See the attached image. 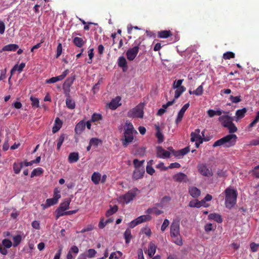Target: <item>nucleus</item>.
<instances>
[{
  "label": "nucleus",
  "mask_w": 259,
  "mask_h": 259,
  "mask_svg": "<svg viewBox=\"0 0 259 259\" xmlns=\"http://www.w3.org/2000/svg\"><path fill=\"white\" fill-rule=\"evenodd\" d=\"M180 229V221L178 219L174 220L170 226V236L174 243L179 246H182L183 242Z\"/></svg>",
  "instance_id": "nucleus-1"
},
{
  "label": "nucleus",
  "mask_w": 259,
  "mask_h": 259,
  "mask_svg": "<svg viewBox=\"0 0 259 259\" xmlns=\"http://www.w3.org/2000/svg\"><path fill=\"white\" fill-rule=\"evenodd\" d=\"M224 193L225 195V206L228 209H231L236 203L238 195L237 191L232 188L228 187L225 190Z\"/></svg>",
  "instance_id": "nucleus-2"
},
{
  "label": "nucleus",
  "mask_w": 259,
  "mask_h": 259,
  "mask_svg": "<svg viewBox=\"0 0 259 259\" xmlns=\"http://www.w3.org/2000/svg\"><path fill=\"white\" fill-rule=\"evenodd\" d=\"M137 134L135 130L133 124L126 122L124 126V139H122V144L124 146H126L134 140V134Z\"/></svg>",
  "instance_id": "nucleus-3"
},
{
  "label": "nucleus",
  "mask_w": 259,
  "mask_h": 259,
  "mask_svg": "<svg viewBox=\"0 0 259 259\" xmlns=\"http://www.w3.org/2000/svg\"><path fill=\"white\" fill-rule=\"evenodd\" d=\"M237 138V137L235 135H228L215 141L212 146L216 147L223 145L225 147H230L235 144Z\"/></svg>",
  "instance_id": "nucleus-4"
},
{
  "label": "nucleus",
  "mask_w": 259,
  "mask_h": 259,
  "mask_svg": "<svg viewBox=\"0 0 259 259\" xmlns=\"http://www.w3.org/2000/svg\"><path fill=\"white\" fill-rule=\"evenodd\" d=\"M140 193V191L137 188H134L126 193L120 196L118 198V201L123 204H128Z\"/></svg>",
  "instance_id": "nucleus-5"
},
{
  "label": "nucleus",
  "mask_w": 259,
  "mask_h": 259,
  "mask_svg": "<svg viewBox=\"0 0 259 259\" xmlns=\"http://www.w3.org/2000/svg\"><path fill=\"white\" fill-rule=\"evenodd\" d=\"M144 104L140 103L136 107L131 109L127 112V116L129 117L132 118H143V108Z\"/></svg>",
  "instance_id": "nucleus-6"
},
{
  "label": "nucleus",
  "mask_w": 259,
  "mask_h": 259,
  "mask_svg": "<svg viewBox=\"0 0 259 259\" xmlns=\"http://www.w3.org/2000/svg\"><path fill=\"white\" fill-rule=\"evenodd\" d=\"M71 199L69 198L66 199L62 203H61L59 207L56 210V219H58L60 217L66 215V211L69 208Z\"/></svg>",
  "instance_id": "nucleus-7"
},
{
  "label": "nucleus",
  "mask_w": 259,
  "mask_h": 259,
  "mask_svg": "<svg viewBox=\"0 0 259 259\" xmlns=\"http://www.w3.org/2000/svg\"><path fill=\"white\" fill-rule=\"evenodd\" d=\"M140 44L141 41L140 40H136L134 42V45L135 46L133 48H131L127 51L126 55L128 60L133 61L136 58L139 52V46Z\"/></svg>",
  "instance_id": "nucleus-8"
},
{
  "label": "nucleus",
  "mask_w": 259,
  "mask_h": 259,
  "mask_svg": "<svg viewBox=\"0 0 259 259\" xmlns=\"http://www.w3.org/2000/svg\"><path fill=\"white\" fill-rule=\"evenodd\" d=\"M198 169L199 172L203 176L209 177L213 175L211 169L206 164L201 163L199 164Z\"/></svg>",
  "instance_id": "nucleus-9"
},
{
  "label": "nucleus",
  "mask_w": 259,
  "mask_h": 259,
  "mask_svg": "<svg viewBox=\"0 0 259 259\" xmlns=\"http://www.w3.org/2000/svg\"><path fill=\"white\" fill-rule=\"evenodd\" d=\"M200 129H196L194 132H192L191 134V141L192 142H199V143H202L203 141H207L209 140L208 139L202 138L201 136L200 135Z\"/></svg>",
  "instance_id": "nucleus-10"
},
{
  "label": "nucleus",
  "mask_w": 259,
  "mask_h": 259,
  "mask_svg": "<svg viewBox=\"0 0 259 259\" xmlns=\"http://www.w3.org/2000/svg\"><path fill=\"white\" fill-rule=\"evenodd\" d=\"M226 114L220 115L218 119L222 125L225 127L228 126V124L234 120L233 117L229 116L228 113Z\"/></svg>",
  "instance_id": "nucleus-11"
},
{
  "label": "nucleus",
  "mask_w": 259,
  "mask_h": 259,
  "mask_svg": "<svg viewBox=\"0 0 259 259\" xmlns=\"http://www.w3.org/2000/svg\"><path fill=\"white\" fill-rule=\"evenodd\" d=\"M156 155L158 158L165 159L169 158L170 153L169 151L165 150L161 147L159 146L157 147Z\"/></svg>",
  "instance_id": "nucleus-12"
},
{
  "label": "nucleus",
  "mask_w": 259,
  "mask_h": 259,
  "mask_svg": "<svg viewBox=\"0 0 259 259\" xmlns=\"http://www.w3.org/2000/svg\"><path fill=\"white\" fill-rule=\"evenodd\" d=\"M189 103H186L182 107V108L179 111L177 118L176 119V123L177 124L179 123L182 120L185 111L189 108Z\"/></svg>",
  "instance_id": "nucleus-13"
},
{
  "label": "nucleus",
  "mask_w": 259,
  "mask_h": 259,
  "mask_svg": "<svg viewBox=\"0 0 259 259\" xmlns=\"http://www.w3.org/2000/svg\"><path fill=\"white\" fill-rule=\"evenodd\" d=\"M247 111V108H243L241 109L237 110L235 112V115L234 116V120L236 121H238L239 120L243 118Z\"/></svg>",
  "instance_id": "nucleus-14"
},
{
  "label": "nucleus",
  "mask_w": 259,
  "mask_h": 259,
  "mask_svg": "<svg viewBox=\"0 0 259 259\" xmlns=\"http://www.w3.org/2000/svg\"><path fill=\"white\" fill-rule=\"evenodd\" d=\"M175 181L178 182H186L188 181L187 176L183 172H179L173 176Z\"/></svg>",
  "instance_id": "nucleus-15"
},
{
  "label": "nucleus",
  "mask_w": 259,
  "mask_h": 259,
  "mask_svg": "<svg viewBox=\"0 0 259 259\" xmlns=\"http://www.w3.org/2000/svg\"><path fill=\"white\" fill-rule=\"evenodd\" d=\"M79 249L76 246H72L69 249L67 254V259H74L76 255L78 253Z\"/></svg>",
  "instance_id": "nucleus-16"
},
{
  "label": "nucleus",
  "mask_w": 259,
  "mask_h": 259,
  "mask_svg": "<svg viewBox=\"0 0 259 259\" xmlns=\"http://www.w3.org/2000/svg\"><path fill=\"white\" fill-rule=\"evenodd\" d=\"M145 173V168L135 169L133 174V179L138 180L143 178Z\"/></svg>",
  "instance_id": "nucleus-17"
},
{
  "label": "nucleus",
  "mask_w": 259,
  "mask_h": 259,
  "mask_svg": "<svg viewBox=\"0 0 259 259\" xmlns=\"http://www.w3.org/2000/svg\"><path fill=\"white\" fill-rule=\"evenodd\" d=\"M207 113L208 116L209 117L212 118L213 116H214L215 115L220 116L223 113H228V112L224 111L222 110H221L220 109H219L217 110H212V109H209L207 111Z\"/></svg>",
  "instance_id": "nucleus-18"
},
{
  "label": "nucleus",
  "mask_w": 259,
  "mask_h": 259,
  "mask_svg": "<svg viewBox=\"0 0 259 259\" xmlns=\"http://www.w3.org/2000/svg\"><path fill=\"white\" fill-rule=\"evenodd\" d=\"M189 193L192 197L197 198L200 195L201 191L195 187H191L189 189Z\"/></svg>",
  "instance_id": "nucleus-19"
},
{
  "label": "nucleus",
  "mask_w": 259,
  "mask_h": 259,
  "mask_svg": "<svg viewBox=\"0 0 259 259\" xmlns=\"http://www.w3.org/2000/svg\"><path fill=\"white\" fill-rule=\"evenodd\" d=\"M157 246L153 242H150L147 250L148 255L149 257H152L156 252Z\"/></svg>",
  "instance_id": "nucleus-20"
},
{
  "label": "nucleus",
  "mask_w": 259,
  "mask_h": 259,
  "mask_svg": "<svg viewBox=\"0 0 259 259\" xmlns=\"http://www.w3.org/2000/svg\"><path fill=\"white\" fill-rule=\"evenodd\" d=\"M78 159L79 154L78 152H71L69 154L68 160L70 163L76 162Z\"/></svg>",
  "instance_id": "nucleus-21"
},
{
  "label": "nucleus",
  "mask_w": 259,
  "mask_h": 259,
  "mask_svg": "<svg viewBox=\"0 0 259 259\" xmlns=\"http://www.w3.org/2000/svg\"><path fill=\"white\" fill-rule=\"evenodd\" d=\"M85 123L84 121H81L79 122L75 126V132L77 134H80L84 130Z\"/></svg>",
  "instance_id": "nucleus-22"
},
{
  "label": "nucleus",
  "mask_w": 259,
  "mask_h": 259,
  "mask_svg": "<svg viewBox=\"0 0 259 259\" xmlns=\"http://www.w3.org/2000/svg\"><path fill=\"white\" fill-rule=\"evenodd\" d=\"M18 48V45L16 44H9L4 46L2 49L0 50V53L3 51H15Z\"/></svg>",
  "instance_id": "nucleus-23"
},
{
  "label": "nucleus",
  "mask_w": 259,
  "mask_h": 259,
  "mask_svg": "<svg viewBox=\"0 0 259 259\" xmlns=\"http://www.w3.org/2000/svg\"><path fill=\"white\" fill-rule=\"evenodd\" d=\"M174 102L175 100H173L172 101H168L166 104L163 105L162 108L158 110L157 114L159 116H161L162 114H163L166 111V109L168 107L172 105Z\"/></svg>",
  "instance_id": "nucleus-24"
},
{
  "label": "nucleus",
  "mask_w": 259,
  "mask_h": 259,
  "mask_svg": "<svg viewBox=\"0 0 259 259\" xmlns=\"http://www.w3.org/2000/svg\"><path fill=\"white\" fill-rule=\"evenodd\" d=\"M58 203V201L55 198H49L46 200L45 204H42L41 206L43 209H46L52 205L56 204Z\"/></svg>",
  "instance_id": "nucleus-25"
},
{
  "label": "nucleus",
  "mask_w": 259,
  "mask_h": 259,
  "mask_svg": "<svg viewBox=\"0 0 259 259\" xmlns=\"http://www.w3.org/2000/svg\"><path fill=\"white\" fill-rule=\"evenodd\" d=\"M190 151L189 147H186L184 149H181L174 153V155L177 157L180 158L181 157L187 154Z\"/></svg>",
  "instance_id": "nucleus-26"
},
{
  "label": "nucleus",
  "mask_w": 259,
  "mask_h": 259,
  "mask_svg": "<svg viewBox=\"0 0 259 259\" xmlns=\"http://www.w3.org/2000/svg\"><path fill=\"white\" fill-rule=\"evenodd\" d=\"M120 101V98L119 97H117L115 99L112 100L109 105V108L112 110L116 109L120 105L119 103Z\"/></svg>",
  "instance_id": "nucleus-27"
},
{
  "label": "nucleus",
  "mask_w": 259,
  "mask_h": 259,
  "mask_svg": "<svg viewBox=\"0 0 259 259\" xmlns=\"http://www.w3.org/2000/svg\"><path fill=\"white\" fill-rule=\"evenodd\" d=\"M62 125V121L59 118H56L55 121V125L53 127V132L55 133L58 132L61 128Z\"/></svg>",
  "instance_id": "nucleus-28"
},
{
  "label": "nucleus",
  "mask_w": 259,
  "mask_h": 259,
  "mask_svg": "<svg viewBox=\"0 0 259 259\" xmlns=\"http://www.w3.org/2000/svg\"><path fill=\"white\" fill-rule=\"evenodd\" d=\"M101 175L98 172H94L91 177L92 182L95 184H99L101 180Z\"/></svg>",
  "instance_id": "nucleus-29"
},
{
  "label": "nucleus",
  "mask_w": 259,
  "mask_h": 259,
  "mask_svg": "<svg viewBox=\"0 0 259 259\" xmlns=\"http://www.w3.org/2000/svg\"><path fill=\"white\" fill-rule=\"evenodd\" d=\"M118 64L120 67H122L123 70L125 71L127 69V62L124 57H120L118 59Z\"/></svg>",
  "instance_id": "nucleus-30"
},
{
  "label": "nucleus",
  "mask_w": 259,
  "mask_h": 259,
  "mask_svg": "<svg viewBox=\"0 0 259 259\" xmlns=\"http://www.w3.org/2000/svg\"><path fill=\"white\" fill-rule=\"evenodd\" d=\"M208 218V219L214 220L219 223H222L223 221L221 216L218 213H210L209 214Z\"/></svg>",
  "instance_id": "nucleus-31"
},
{
  "label": "nucleus",
  "mask_w": 259,
  "mask_h": 259,
  "mask_svg": "<svg viewBox=\"0 0 259 259\" xmlns=\"http://www.w3.org/2000/svg\"><path fill=\"white\" fill-rule=\"evenodd\" d=\"M25 67V63H21L19 65L18 64L15 65L11 70V74L16 71H18L19 72H21Z\"/></svg>",
  "instance_id": "nucleus-32"
},
{
  "label": "nucleus",
  "mask_w": 259,
  "mask_h": 259,
  "mask_svg": "<svg viewBox=\"0 0 259 259\" xmlns=\"http://www.w3.org/2000/svg\"><path fill=\"white\" fill-rule=\"evenodd\" d=\"M151 219V217L148 215H143L138 217L136 219V221L138 222L139 224H141L143 222H145L146 221L150 220Z\"/></svg>",
  "instance_id": "nucleus-33"
},
{
  "label": "nucleus",
  "mask_w": 259,
  "mask_h": 259,
  "mask_svg": "<svg viewBox=\"0 0 259 259\" xmlns=\"http://www.w3.org/2000/svg\"><path fill=\"white\" fill-rule=\"evenodd\" d=\"M66 104L67 108L70 109H73L75 107V103L73 100H72L71 97H67L66 99Z\"/></svg>",
  "instance_id": "nucleus-34"
},
{
  "label": "nucleus",
  "mask_w": 259,
  "mask_h": 259,
  "mask_svg": "<svg viewBox=\"0 0 259 259\" xmlns=\"http://www.w3.org/2000/svg\"><path fill=\"white\" fill-rule=\"evenodd\" d=\"M171 35L170 31L163 30L158 32V37L162 38H166Z\"/></svg>",
  "instance_id": "nucleus-35"
},
{
  "label": "nucleus",
  "mask_w": 259,
  "mask_h": 259,
  "mask_svg": "<svg viewBox=\"0 0 259 259\" xmlns=\"http://www.w3.org/2000/svg\"><path fill=\"white\" fill-rule=\"evenodd\" d=\"M186 89L185 87H182L176 89L175 92V98L174 100L178 99L185 91Z\"/></svg>",
  "instance_id": "nucleus-36"
},
{
  "label": "nucleus",
  "mask_w": 259,
  "mask_h": 259,
  "mask_svg": "<svg viewBox=\"0 0 259 259\" xmlns=\"http://www.w3.org/2000/svg\"><path fill=\"white\" fill-rule=\"evenodd\" d=\"M145 162L144 160H139L138 159H135L133 161V163L134 165V166L135 167V169L137 168H144V167L143 166V164Z\"/></svg>",
  "instance_id": "nucleus-37"
},
{
  "label": "nucleus",
  "mask_w": 259,
  "mask_h": 259,
  "mask_svg": "<svg viewBox=\"0 0 259 259\" xmlns=\"http://www.w3.org/2000/svg\"><path fill=\"white\" fill-rule=\"evenodd\" d=\"M124 237L125 240V243L128 244L132 238L131 231L129 229H126L124 233Z\"/></svg>",
  "instance_id": "nucleus-38"
},
{
  "label": "nucleus",
  "mask_w": 259,
  "mask_h": 259,
  "mask_svg": "<svg viewBox=\"0 0 259 259\" xmlns=\"http://www.w3.org/2000/svg\"><path fill=\"white\" fill-rule=\"evenodd\" d=\"M74 80H75L74 76L67 78L66 79L64 83H63V86L70 88L71 85L72 84Z\"/></svg>",
  "instance_id": "nucleus-39"
},
{
  "label": "nucleus",
  "mask_w": 259,
  "mask_h": 259,
  "mask_svg": "<svg viewBox=\"0 0 259 259\" xmlns=\"http://www.w3.org/2000/svg\"><path fill=\"white\" fill-rule=\"evenodd\" d=\"M73 41L74 45L79 48L81 47L84 44L82 38L78 37H75L73 39Z\"/></svg>",
  "instance_id": "nucleus-40"
},
{
  "label": "nucleus",
  "mask_w": 259,
  "mask_h": 259,
  "mask_svg": "<svg viewBox=\"0 0 259 259\" xmlns=\"http://www.w3.org/2000/svg\"><path fill=\"white\" fill-rule=\"evenodd\" d=\"M162 212H163L162 211L159 210L158 209H157L156 207L148 208L146 210V213H147L148 214L154 213L156 215H159V214H161Z\"/></svg>",
  "instance_id": "nucleus-41"
},
{
  "label": "nucleus",
  "mask_w": 259,
  "mask_h": 259,
  "mask_svg": "<svg viewBox=\"0 0 259 259\" xmlns=\"http://www.w3.org/2000/svg\"><path fill=\"white\" fill-rule=\"evenodd\" d=\"M122 255V253L121 251H116L110 254L109 259H119L121 257Z\"/></svg>",
  "instance_id": "nucleus-42"
},
{
  "label": "nucleus",
  "mask_w": 259,
  "mask_h": 259,
  "mask_svg": "<svg viewBox=\"0 0 259 259\" xmlns=\"http://www.w3.org/2000/svg\"><path fill=\"white\" fill-rule=\"evenodd\" d=\"M22 167H23V163L22 162L20 163H14L13 164V170H14V172L16 174H19L20 172L21 169L22 168Z\"/></svg>",
  "instance_id": "nucleus-43"
},
{
  "label": "nucleus",
  "mask_w": 259,
  "mask_h": 259,
  "mask_svg": "<svg viewBox=\"0 0 259 259\" xmlns=\"http://www.w3.org/2000/svg\"><path fill=\"white\" fill-rule=\"evenodd\" d=\"M33 108H38L39 106V101L38 98L31 96L30 98Z\"/></svg>",
  "instance_id": "nucleus-44"
},
{
  "label": "nucleus",
  "mask_w": 259,
  "mask_h": 259,
  "mask_svg": "<svg viewBox=\"0 0 259 259\" xmlns=\"http://www.w3.org/2000/svg\"><path fill=\"white\" fill-rule=\"evenodd\" d=\"M259 121V111L256 113V115L253 120L248 125L247 128L250 129L253 127Z\"/></svg>",
  "instance_id": "nucleus-45"
},
{
  "label": "nucleus",
  "mask_w": 259,
  "mask_h": 259,
  "mask_svg": "<svg viewBox=\"0 0 259 259\" xmlns=\"http://www.w3.org/2000/svg\"><path fill=\"white\" fill-rule=\"evenodd\" d=\"M44 170L42 168L38 167L34 169L31 173V177L33 178L35 176H38L42 174Z\"/></svg>",
  "instance_id": "nucleus-46"
},
{
  "label": "nucleus",
  "mask_w": 259,
  "mask_h": 259,
  "mask_svg": "<svg viewBox=\"0 0 259 259\" xmlns=\"http://www.w3.org/2000/svg\"><path fill=\"white\" fill-rule=\"evenodd\" d=\"M155 127H156V137L158 138L159 142H161L163 141V135L161 133V132H160V127L158 125H156Z\"/></svg>",
  "instance_id": "nucleus-47"
},
{
  "label": "nucleus",
  "mask_w": 259,
  "mask_h": 259,
  "mask_svg": "<svg viewBox=\"0 0 259 259\" xmlns=\"http://www.w3.org/2000/svg\"><path fill=\"white\" fill-rule=\"evenodd\" d=\"M22 237L20 235H17L13 237V246H17L21 241Z\"/></svg>",
  "instance_id": "nucleus-48"
},
{
  "label": "nucleus",
  "mask_w": 259,
  "mask_h": 259,
  "mask_svg": "<svg viewBox=\"0 0 259 259\" xmlns=\"http://www.w3.org/2000/svg\"><path fill=\"white\" fill-rule=\"evenodd\" d=\"M118 210V207L117 206L115 205L113 207H111L110 209L108 210L106 213V215L107 217H109L112 215L114 213H115Z\"/></svg>",
  "instance_id": "nucleus-49"
},
{
  "label": "nucleus",
  "mask_w": 259,
  "mask_h": 259,
  "mask_svg": "<svg viewBox=\"0 0 259 259\" xmlns=\"http://www.w3.org/2000/svg\"><path fill=\"white\" fill-rule=\"evenodd\" d=\"M226 127L228 128L229 133H234L235 132H236L237 131V128L235 126L234 123H233V121L231 122L229 124H228V126H226Z\"/></svg>",
  "instance_id": "nucleus-50"
},
{
  "label": "nucleus",
  "mask_w": 259,
  "mask_h": 259,
  "mask_svg": "<svg viewBox=\"0 0 259 259\" xmlns=\"http://www.w3.org/2000/svg\"><path fill=\"white\" fill-rule=\"evenodd\" d=\"M102 119V116L101 114L99 113H94L91 118V121L93 122H96L99 121Z\"/></svg>",
  "instance_id": "nucleus-51"
},
{
  "label": "nucleus",
  "mask_w": 259,
  "mask_h": 259,
  "mask_svg": "<svg viewBox=\"0 0 259 259\" xmlns=\"http://www.w3.org/2000/svg\"><path fill=\"white\" fill-rule=\"evenodd\" d=\"M235 57V54L232 52H227L223 54V58L228 60Z\"/></svg>",
  "instance_id": "nucleus-52"
},
{
  "label": "nucleus",
  "mask_w": 259,
  "mask_h": 259,
  "mask_svg": "<svg viewBox=\"0 0 259 259\" xmlns=\"http://www.w3.org/2000/svg\"><path fill=\"white\" fill-rule=\"evenodd\" d=\"M183 81L184 79H179L178 80H175L173 83L172 88L174 89H176L177 88L183 87V85H182Z\"/></svg>",
  "instance_id": "nucleus-53"
},
{
  "label": "nucleus",
  "mask_w": 259,
  "mask_h": 259,
  "mask_svg": "<svg viewBox=\"0 0 259 259\" xmlns=\"http://www.w3.org/2000/svg\"><path fill=\"white\" fill-rule=\"evenodd\" d=\"M68 73L69 70L68 69H66L65 71H64L62 74H61L60 75L55 76L57 81L62 80V79H63Z\"/></svg>",
  "instance_id": "nucleus-54"
},
{
  "label": "nucleus",
  "mask_w": 259,
  "mask_h": 259,
  "mask_svg": "<svg viewBox=\"0 0 259 259\" xmlns=\"http://www.w3.org/2000/svg\"><path fill=\"white\" fill-rule=\"evenodd\" d=\"M189 206L190 207H200V203L198 200H194L190 201L189 203Z\"/></svg>",
  "instance_id": "nucleus-55"
},
{
  "label": "nucleus",
  "mask_w": 259,
  "mask_h": 259,
  "mask_svg": "<svg viewBox=\"0 0 259 259\" xmlns=\"http://www.w3.org/2000/svg\"><path fill=\"white\" fill-rule=\"evenodd\" d=\"M195 91V95L199 96L202 95L203 93V87L202 84L199 85Z\"/></svg>",
  "instance_id": "nucleus-56"
},
{
  "label": "nucleus",
  "mask_w": 259,
  "mask_h": 259,
  "mask_svg": "<svg viewBox=\"0 0 259 259\" xmlns=\"http://www.w3.org/2000/svg\"><path fill=\"white\" fill-rule=\"evenodd\" d=\"M2 245H3V246H4V247H5L7 248H9L12 246V242L10 240L7 239H5L3 240Z\"/></svg>",
  "instance_id": "nucleus-57"
},
{
  "label": "nucleus",
  "mask_w": 259,
  "mask_h": 259,
  "mask_svg": "<svg viewBox=\"0 0 259 259\" xmlns=\"http://www.w3.org/2000/svg\"><path fill=\"white\" fill-rule=\"evenodd\" d=\"M60 190L56 188L54 190V195H53V198H55L57 201L58 202V200L61 197V195L60 194Z\"/></svg>",
  "instance_id": "nucleus-58"
},
{
  "label": "nucleus",
  "mask_w": 259,
  "mask_h": 259,
  "mask_svg": "<svg viewBox=\"0 0 259 259\" xmlns=\"http://www.w3.org/2000/svg\"><path fill=\"white\" fill-rule=\"evenodd\" d=\"M250 247L252 252H256L257 251L259 247V244L252 242L250 244Z\"/></svg>",
  "instance_id": "nucleus-59"
},
{
  "label": "nucleus",
  "mask_w": 259,
  "mask_h": 259,
  "mask_svg": "<svg viewBox=\"0 0 259 259\" xmlns=\"http://www.w3.org/2000/svg\"><path fill=\"white\" fill-rule=\"evenodd\" d=\"M88 56L89 57V60L88 61V63H91L92 62V59L94 57V49L93 48L90 49L88 51Z\"/></svg>",
  "instance_id": "nucleus-60"
},
{
  "label": "nucleus",
  "mask_w": 259,
  "mask_h": 259,
  "mask_svg": "<svg viewBox=\"0 0 259 259\" xmlns=\"http://www.w3.org/2000/svg\"><path fill=\"white\" fill-rule=\"evenodd\" d=\"M87 252L88 254H87V256L89 258L93 257L97 253L96 251L94 249H89Z\"/></svg>",
  "instance_id": "nucleus-61"
},
{
  "label": "nucleus",
  "mask_w": 259,
  "mask_h": 259,
  "mask_svg": "<svg viewBox=\"0 0 259 259\" xmlns=\"http://www.w3.org/2000/svg\"><path fill=\"white\" fill-rule=\"evenodd\" d=\"M156 167L160 169L161 171L166 170L168 169V166H165L164 165V163L162 162H160L157 165H156Z\"/></svg>",
  "instance_id": "nucleus-62"
},
{
  "label": "nucleus",
  "mask_w": 259,
  "mask_h": 259,
  "mask_svg": "<svg viewBox=\"0 0 259 259\" xmlns=\"http://www.w3.org/2000/svg\"><path fill=\"white\" fill-rule=\"evenodd\" d=\"M169 224V222L167 219H165L162 224V226L161 227V230L162 232L164 231L166 228L168 227V226Z\"/></svg>",
  "instance_id": "nucleus-63"
},
{
  "label": "nucleus",
  "mask_w": 259,
  "mask_h": 259,
  "mask_svg": "<svg viewBox=\"0 0 259 259\" xmlns=\"http://www.w3.org/2000/svg\"><path fill=\"white\" fill-rule=\"evenodd\" d=\"M230 100L233 103H238L241 101L240 96H236L234 97L233 96H231L230 97Z\"/></svg>",
  "instance_id": "nucleus-64"
}]
</instances>
